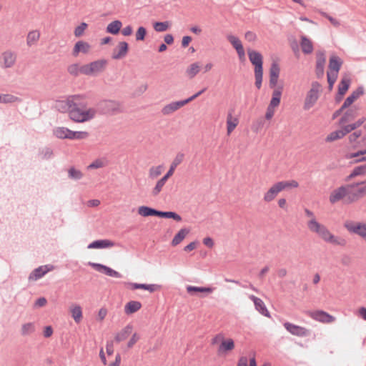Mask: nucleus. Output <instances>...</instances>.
I'll use <instances>...</instances> for the list:
<instances>
[{"instance_id": "nucleus-1", "label": "nucleus", "mask_w": 366, "mask_h": 366, "mask_svg": "<svg viewBox=\"0 0 366 366\" xmlns=\"http://www.w3.org/2000/svg\"><path fill=\"white\" fill-rule=\"evenodd\" d=\"M364 196H366V180L335 188L330 192L329 201L332 204L340 201L345 204H352Z\"/></svg>"}, {"instance_id": "nucleus-2", "label": "nucleus", "mask_w": 366, "mask_h": 366, "mask_svg": "<svg viewBox=\"0 0 366 366\" xmlns=\"http://www.w3.org/2000/svg\"><path fill=\"white\" fill-rule=\"evenodd\" d=\"M79 104L72 106L69 111V118L78 123L88 122L94 119L97 114V110L94 107H87L86 98L84 95L76 94Z\"/></svg>"}, {"instance_id": "nucleus-3", "label": "nucleus", "mask_w": 366, "mask_h": 366, "mask_svg": "<svg viewBox=\"0 0 366 366\" xmlns=\"http://www.w3.org/2000/svg\"><path fill=\"white\" fill-rule=\"evenodd\" d=\"M307 227L310 232L315 234L319 238L327 243L335 245H344L345 243L343 239L335 236L325 225L321 224L317 220L311 222Z\"/></svg>"}, {"instance_id": "nucleus-4", "label": "nucleus", "mask_w": 366, "mask_h": 366, "mask_svg": "<svg viewBox=\"0 0 366 366\" xmlns=\"http://www.w3.org/2000/svg\"><path fill=\"white\" fill-rule=\"evenodd\" d=\"M298 187L299 183L295 179L277 182L264 193L263 201L269 203L274 201L281 192Z\"/></svg>"}, {"instance_id": "nucleus-5", "label": "nucleus", "mask_w": 366, "mask_h": 366, "mask_svg": "<svg viewBox=\"0 0 366 366\" xmlns=\"http://www.w3.org/2000/svg\"><path fill=\"white\" fill-rule=\"evenodd\" d=\"M212 343L218 344L217 351L219 355H227L235 348L234 340L231 337H226L222 333L216 335L212 340Z\"/></svg>"}, {"instance_id": "nucleus-6", "label": "nucleus", "mask_w": 366, "mask_h": 366, "mask_svg": "<svg viewBox=\"0 0 366 366\" xmlns=\"http://www.w3.org/2000/svg\"><path fill=\"white\" fill-rule=\"evenodd\" d=\"M321 92L322 85L317 81H313L304 100V110L308 111L315 105Z\"/></svg>"}, {"instance_id": "nucleus-7", "label": "nucleus", "mask_w": 366, "mask_h": 366, "mask_svg": "<svg viewBox=\"0 0 366 366\" xmlns=\"http://www.w3.org/2000/svg\"><path fill=\"white\" fill-rule=\"evenodd\" d=\"M138 214L144 217L150 216H158L164 218H172L177 222L182 220V217L175 212H161L157 211L154 209L149 207L147 206H140L137 209Z\"/></svg>"}, {"instance_id": "nucleus-8", "label": "nucleus", "mask_w": 366, "mask_h": 366, "mask_svg": "<svg viewBox=\"0 0 366 366\" xmlns=\"http://www.w3.org/2000/svg\"><path fill=\"white\" fill-rule=\"evenodd\" d=\"M107 65V61L103 59L83 64L81 74L90 76H97L105 70Z\"/></svg>"}, {"instance_id": "nucleus-9", "label": "nucleus", "mask_w": 366, "mask_h": 366, "mask_svg": "<svg viewBox=\"0 0 366 366\" xmlns=\"http://www.w3.org/2000/svg\"><path fill=\"white\" fill-rule=\"evenodd\" d=\"M54 134L59 139H83L88 137L86 132H73L68 128L59 127L54 129Z\"/></svg>"}, {"instance_id": "nucleus-10", "label": "nucleus", "mask_w": 366, "mask_h": 366, "mask_svg": "<svg viewBox=\"0 0 366 366\" xmlns=\"http://www.w3.org/2000/svg\"><path fill=\"white\" fill-rule=\"evenodd\" d=\"M204 89L199 91V92L196 93L191 97L182 100V101H178V102H172L169 104H166L164 106L161 110V112L163 115H170L175 112L176 111L179 110L180 108L183 107L184 105L190 102L191 101L194 100L197 97H198L200 94H202L204 92Z\"/></svg>"}, {"instance_id": "nucleus-11", "label": "nucleus", "mask_w": 366, "mask_h": 366, "mask_svg": "<svg viewBox=\"0 0 366 366\" xmlns=\"http://www.w3.org/2000/svg\"><path fill=\"white\" fill-rule=\"evenodd\" d=\"M306 314L312 320L324 324H329L335 322V317L323 310L307 311Z\"/></svg>"}, {"instance_id": "nucleus-12", "label": "nucleus", "mask_w": 366, "mask_h": 366, "mask_svg": "<svg viewBox=\"0 0 366 366\" xmlns=\"http://www.w3.org/2000/svg\"><path fill=\"white\" fill-rule=\"evenodd\" d=\"M345 227L349 232L357 234L366 240V222L347 221Z\"/></svg>"}, {"instance_id": "nucleus-13", "label": "nucleus", "mask_w": 366, "mask_h": 366, "mask_svg": "<svg viewBox=\"0 0 366 366\" xmlns=\"http://www.w3.org/2000/svg\"><path fill=\"white\" fill-rule=\"evenodd\" d=\"M227 39L236 50L239 61L244 62L246 59V56L241 40L232 34L227 35Z\"/></svg>"}, {"instance_id": "nucleus-14", "label": "nucleus", "mask_w": 366, "mask_h": 366, "mask_svg": "<svg viewBox=\"0 0 366 366\" xmlns=\"http://www.w3.org/2000/svg\"><path fill=\"white\" fill-rule=\"evenodd\" d=\"M16 61V54L11 51H5L0 56V66L3 69L11 68Z\"/></svg>"}, {"instance_id": "nucleus-15", "label": "nucleus", "mask_w": 366, "mask_h": 366, "mask_svg": "<svg viewBox=\"0 0 366 366\" xmlns=\"http://www.w3.org/2000/svg\"><path fill=\"white\" fill-rule=\"evenodd\" d=\"M248 57L252 63V64L254 66V71H263L262 64H263V56L262 55L255 50L248 49H247Z\"/></svg>"}, {"instance_id": "nucleus-16", "label": "nucleus", "mask_w": 366, "mask_h": 366, "mask_svg": "<svg viewBox=\"0 0 366 366\" xmlns=\"http://www.w3.org/2000/svg\"><path fill=\"white\" fill-rule=\"evenodd\" d=\"M78 100V97H74V95L69 96L64 101L57 102L56 104V108L61 112H68L69 114L70 109L72 106H77L78 104H79Z\"/></svg>"}, {"instance_id": "nucleus-17", "label": "nucleus", "mask_w": 366, "mask_h": 366, "mask_svg": "<svg viewBox=\"0 0 366 366\" xmlns=\"http://www.w3.org/2000/svg\"><path fill=\"white\" fill-rule=\"evenodd\" d=\"M92 50V46L86 41L79 40L75 43L71 51L74 57L79 56L81 54H88Z\"/></svg>"}, {"instance_id": "nucleus-18", "label": "nucleus", "mask_w": 366, "mask_h": 366, "mask_svg": "<svg viewBox=\"0 0 366 366\" xmlns=\"http://www.w3.org/2000/svg\"><path fill=\"white\" fill-rule=\"evenodd\" d=\"M239 123L238 116L234 115L232 111H229L226 117L227 134L229 136L237 127Z\"/></svg>"}, {"instance_id": "nucleus-19", "label": "nucleus", "mask_w": 366, "mask_h": 366, "mask_svg": "<svg viewBox=\"0 0 366 366\" xmlns=\"http://www.w3.org/2000/svg\"><path fill=\"white\" fill-rule=\"evenodd\" d=\"M349 133L350 132L345 125L342 127V129L333 131L328 134L325 137V141L326 143H332L342 139L346 134Z\"/></svg>"}, {"instance_id": "nucleus-20", "label": "nucleus", "mask_w": 366, "mask_h": 366, "mask_svg": "<svg viewBox=\"0 0 366 366\" xmlns=\"http://www.w3.org/2000/svg\"><path fill=\"white\" fill-rule=\"evenodd\" d=\"M89 264L92 268H94L96 271L101 272V273H104L109 277H117V278H119L121 277V274L118 272L112 269V268H110L107 266H105V265H103L101 264H98V263H94V262H89Z\"/></svg>"}, {"instance_id": "nucleus-21", "label": "nucleus", "mask_w": 366, "mask_h": 366, "mask_svg": "<svg viewBox=\"0 0 366 366\" xmlns=\"http://www.w3.org/2000/svg\"><path fill=\"white\" fill-rule=\"evenodd\" d=\"M284 327L290 333L293 335L304 337L307 336L309 333L308 330H307L305 327L294 325L290 322H285L284 324Z\"/></svg>"}, {"instance_id": "nucleus-22", "label": "nucleus", "mask_w": 366, "mask_h": 366, "mask_svg": "<svg viewBox=\"0 0 366 366\" xmlns=\"http://www.w3.org/2000/svg\"><path fill=\"white\" fill-rule=\"evenodd\" d=\"M129 50V45L125 41H120L116 46V48L113 50L112 52V59H120L124 58Z\"/></svg>"}, {"instance_id": "nucleus-23", "label": "nucleus", "mask_w": 366, "mask_h": 366, "mask_svg": "<svg viewBox=\"0 0 366 366\" xmlns=\"http://www.w3.org/2000/svg\"><path fill=\"white\" fill-rule=\"evenodd\" d=\"M342 65V61L336 56H332L329 62V71L327 75H334L337 77L339 71Z\"/></svg>"}, {"instance_id": "nucleus-24", "label": "nucleus", "mask_w": 366, "mask_h": 366, "mask_svg": "<svg viewBox=\"0 0 366 366\" xmlns=\"http://www.w3.org/2000/svg\"><path fill=\"white\" fill-rule=\"evenodd\" d=\"M351 82L350 77L349 75H345L342 78L339 85H338V94L337 96V101H340L342 99V97L345 95V94L347 92L350 87V84Z\"/></svg>"}, {"instance_id": "nucleus-25", "label": "nucleus", "mask_w": 366, "mask_h": 366, "mask_svg": "<svg viewBox=\"0 0 366 366\" xmlns=\"http://www.w3.org/2000/svg\"><path fill=\"white\" fill-rule=\"evenodd\" d=\"M280 69L277 64L273 63L269 69V86L271 88H277Z\"/></svg>"}, {"instance_id": "nucleus-26", "label": "nucleus", "mask_w": 366, "mask_h": 366, "mask_svg": "<svg viewBox=\"0 0 366 366\" xmlns=\"http://www.w3.org/2000/svg\"><path fill=\"white\" fill-rule=\"evenodd\" d=\"M53 269L54 267L51 265L41 266L32 272V273L29 275V279L33 281L37 280Z\"/></svg>"}, {"instance_id": "nucleus-27", "label": "nucleus", "mask_w": 366, "mask_h": 366, "mask_svg": "<svg viewBox=\"0 0 366 366\" xmlns=\"http://www.w3.org/2000/svg\"><path fill=\"white\" fill-rule=\"evenodd\" d=\"M100 105L105 113L117 112L120 109V104L114 100H104Z\"/></svg>"}, {"instance_id": "nucleus-28", "label": "nucleus", "mask_w": 366, "mask_h": 366, "mask_svg": "<svg viewBox=\"0 0 366 366\" xmlns=\"http://www.w3.org/2000/svg\"><path fill=\"white\" fill-rule=\"evenodd\" d=\"M69 311L76 323L78 324L81 321L83 318L82 308L79 305L71 304L69 306Z\"/></svg>"}, {"instance_id": "nucleus-29", "label": "nucleus", "mask_w": 366, "mask_h": 366, "mask_svg": "<svg viewBox=\"0 0 366 366\" xmlns=\"http://www.w3.org/2000/svg\"><path fill=\"white\" fill-rule=\"evenodd\" d=\"M301 49L305 54H312L314 49L313 43L311 39L305 36H302L300 42Z\"/></svg>"}, {"instance_id": "nucleus-30", "label": "nucleus", "mask_w": 366, "mask_h": 366, "mask_svg": "<svg viewBox=\"0 0 366 366\" xmlns=\"http://www.w3.org/2000/svg\"><path fill=\"white\" fill-rule=\"evenodd\" d=\"M142 308V303L139 301L132 300L128 302L124 308V313L127 315L138 312Z\"/></svg>"}, {"instance_id": "nucleus-31", "label": "nucleus", "mask_w": 366, "mask_h": 366, "mask_svg": "<svg viewBox=\"0 0 366 366\" xmlns=\"http://www.w3.org/2000/svg\"><path fill=\"white\" fill-rule=\"evenodd\" d=\"M133 326L130 324L126 325L123 327L119 332H118L115 337L114 340L117 342H120L122 341L125 340L129 335L132 332Z\"/></svg>"}, {"instance_id": "nucleus-32", "label": "nucleus", "mask_w": 366, "mask_h": 366, "mask_svg": "<svg viewBox=\"0 0 366 366\" xmlns=\"http://www.w3.org/2000/svg\"><path fill=\"white\" fill-rule=\"evenodd\" d=\"M283 87L282 86L275 88L272 92V99L269 102V106L277 108L280 104Z\"/></svg>"}, {"instance_id": "nucleus-33", "label": "nucleus", "mask_w": 366, "mask_h": 366, "mask_svg": "<svg viewBox=\"0 0 366 366\" xmlns=\"http://www.w3.org/2000/svg\"><path fill=\"white\" fill-rule=\"evenodd\" d=\"M366 175V164L355 167L346 177V181L349 182L357 177H363Z\"/></svg>"}, {"instance_id": "nucleus-34", "label": "nucleus", "mask_w": 366, "mask_h": 366, "mask_svg": "<svg viewBox=\"0 0 366 366\" xmlns=\"http://www.w3.org/2000/svg\"><path fill=\"white\" fill-rule=\"evenodd\" d=\"M250 299L253 301L257 310H258L262 315L269 317L268 310H267L264 302L261 299L254 295H251Z\"/></svg>"}, {"instance_id": "nucleus-35", "label": "nucleus", "mask_w": 366, "mask_h": 366, "mask_svg": "<svg viewBox=\"0 0 366 366\" xmlns=\"http://www.w3.org/2000/svg\"><path fill=\"white\" fill-rule=\"evenodd\" d=\"M40 32L39 30L30 31L26 36V44L29 46L36 45L40 39Z\"/></svg>"}, {"instance_id": "nucleus-36", "label": "nucleus", "mask_w": 366, "mask_h": 366, "mask_svg": "<svg viewBox=\"0 0 366 366\" xmlns=\"http://www.w3.org/2000/svg\"><path fill=\"white\" fill-rule=\"evenodd\" d=\"M114 246V243L108 239L97 240L88 245L89 249L107 248Z\"/></svg>"}, {"instance_id": "nucleus-37", "label": "nucleus", "mask_w": 366, "mask_h": 366, "mask_svg": "<svg viewBox=\"0 0 366 366\" xmlns=\"http://www.w3.org/2000/svg\"><path fill=\"white\" fill-rule=\"evenodd\" d=\"M201 69V65L199 62H194L191 64L186 69V74L190 79H193Z\"/></svg>"}, {"instance_id": "nucleus-38", "label": "nucleus", "mask_w": 366, "mask_h": 366, "mask_svg": "<svg viewBox=\"0 0 366 366\" xmlns=\"http://www.w3.org/2000/svg\"><path fill=\"white\" fill-rule=\"evenodd\" d=\"M108 165V160L105 157H102L94 160L87 166V169H97L105 167Z\"/></svg>"}, {"instance_id": "nucleus-39", "label": "nucleus", "mask_w": 366, "mask_h": 366, "mask_svg": "<svg viewBox=\"0 0 366 366\" xmlns=\"http://www.w3.org/2000/svg\"><path fill=\"white\" fill-rule=\"evenodd\" d=\"M187 292L191 295H194L197 293L202 292V293H212L213 290L210 287H195L189 285L186 288Z\"/></svg>"}, {"instance_id": "nucleus-40", "label": "nucleus", "mask_w": 366, "mask_h": 366, "mask_svg": "<svg viewBox=\"0 0 366 366\" xmlns=\"http://www.w3.org/2000/svg\"><path fill=\"white\" fill-rule=\"evenodd\" d=\"M164 170V165L152 166L149 169V177L151 179H155L159 177Z\"/></svg>"}, {"instance_id": "nucleus-41", "label": "nucleus", "mask_w": 366, "mask_h": 366, "mask_svg": "<svg viewBox=\"0 0 366 366\" xmlns=\"http://www.w3.org/2000/svg\"><path fill=\"white\" fill-rule=\"evenodd\" d=\"M122 26V23L119 20L112 21L107 25V31L112 34H117Z\"/></svg>"}, {"instance_id": "nucleus-42", "label": "nucleus", "mask_w": 366, "mask_h": 366, "mask_svg": "<svg viewBox=\"0 0 366 366\" xmlns=\"http://www.w3.org/2000/svg\"><path fill=\"white\" fill-rule=\"evenodd\" d=\"M189 231L187 229H181L172 240V246L179 244L189 234Z\"/></svg>"}, {"instance_id": "nucleus-43", "label": "nucleus", "mask_w": 366, "mask_h": 366, "mask_svg": "<svg viewBox=\"0 0 366 366\" xmlns=\"http://www.w3.org/2000/svg\"><path fill=\"white\" fill-rule=\"evenodd\" d=\"M21 335L28 336L35 332V325L33 322L24 323L21 327Z\"/></svg>"}, {"instance_id": "nucleus-44", "label": "nucleus", "mask_w": 366, "mask_h": 366, "mask_svg": "<svg viewBox=\"0 0 366 366\" xmlns=\"http://www.w3.org/2000/svg\"><path fill=\"white\" fill-rule=\"evenodd\" d=\"M167 181V179L162 177L157 182L155 186L153 187L152 190V194L153 196H157L162 192Z\"/></svg>"}, {"instance_id": "nucleus-45", "label": "nucleus", "mask_w": 366, "mask_h": 366, "mask_svg": "<svg viewBox=\"0 0 366 366\" xmlns=\"http://www.w3.org/2000/svg\"><path fill=\"white\" fill-rule=\"evenodd\" d=\"M356 117V111L354 109H350L342 117L340 120V124H345V123L352 120Z\"/></svg>"}, {"instance_id": "nucleus-46", "label": "nucleus", "mask_w": 366, "mask_h": 366, "mask_svg": "<svg viewBox=\"0 0 366 366\" xmlns=\"http://www.w3.org/2000/svg\"><path fill=\"white\" fill-rule=\"evenodd\" d=\"M82 69H83V65L79 66L78 64H72L68 66L67 71L71 75L76 76L79 74H81Z\"/></svg>"}, {"instance_id": "nucleus-47", "label": "nucleus", "mask_w": 366, "mask_h": 366, "mask_svg": "<svg viewBox=\"0 0 366 366\" xmlns=\"http://www.w3.org/2000/svg\"><path fill=\"white\" fill-rule=\"evenodd\" d=\"M18 101H19V98L12 94H1L0 103L9 104V103H14Z\"/></svg>"}, {"instance_id": "nucleus-48", "label": "nucleus", "mask_w": 366, "mask_h": 366, "mask_svg": "<svg viewBox=\"0 0 366 366\" xmlns=\"http://www.w3.org/2000/svg\"><path fill=\"white\" fill-rule=\"evenodd\" d=\"M360 97V93L357 92H353L350 96H349L345 101L343 105L341 107V110H343L345 108H347L350 105H351L358 97Z\"/></svg>"}, {"instance_id": "nucleus-49", "label": "nucleus", "mask_w": 366, "mask_h": 366, "mask_svg": "<svg viewBox=\"0 0 366 366\" xmlns=\"http://www.w3.org/2000/svg\"><path fill=\"white\" fill-rule=\"evenodd\" d=\"M362 131L356 130L348 137V141L350 144H355L358 143L357 140L362 137Z\"/></svg>"}, {"instance_id": "nucleus-50", "label": "nucleus", "mask_w": 366, "mask_h": 366, "mask_svg": "<svg viewBox=\"0 0 366 366\" xmlns=\"http://www.w3.org/2000/svg\"><path fill=\"white\" fill-rule=\"evenodd\" d=\"M87 24L83 22L74 29V34L76 37H81L84 35V31L87 29Z\"/></svg>"}, {"instance_id": "nucleus-51", "label": "nucleus", "mask_w": 366, "mask_h": 366, "mask_svg": "<svg viewBox=\"0 0 366 366\" xmlns=\"http://www.w3.org/2000/svg\"><path fill=\"white\" fill-rule=\"evenodd\" d=\"M169 24L167 21L164 22H156L154 24V29L156 31L162 32L168 29Z\"/></svg>"}, {"instance_id": "nucleus-52", "label": "nucleus", "mask_w": 366, "mask_h": 366, "mask_svg": "<svg viewBox=\"0 0 366 366\" xmlns=\"http://www.w3.org/2000/svg\"><path fill=\"white\" fill-rule=\"evenodd\" d=\"M69 177L74 179H80L83 177V174L80 170L71 167L68 171Z\"/></svg>"}, {"instance_id": "nucleus-53", "label": "nucleus", "mask_w": 366, "mask_h": 366, "mask_svg": "<svg viewBox=\"0 0 366 366\" xmlns=\"http://www.w3.org/2000/svg\"><path fill=\"white\" fill-rule=\"evenodd\" d=\"M316 66H325L326 62L325 54L323 51H319L316 54Z\"/></svg>"}, {"instance_id": "nucleus-54", "label": "nucleus", "mask_w": 366, "mask_h": 366, "mask_svg": "<svg viewBox=\"0 0 366 366\" xmlns=\"http://www.w3.org/2000/svg\"><path fill=\"white\" fill-rule=\"evenodd\" d=\"M365 118L362 117V118L359 119L357 121H356L355 122H354L352 124L346 125L350 133L352 131L355 130L356 129L360 127L365 122Z\"/></svg>"}, {"instance_id": "nucleus-55", "label": "nucleus", "mask_w": 366, "mask_h": 366, "mask_svg": "<svg viewBox=\"0 0 366 366\" xmlns=\"http://www.w3.org/2000/svg\"><path fill=\"white\" fill-rule=\"evenodd\" d=\"M147 34V31L144 27L140 26L138 28L136 32V40L137 41H143L145 38Z\"/></svg>"}, {"instance_id": "nucleus-56", "label": "nucleus", "mask_w": 366, "mask_h": 366, "mask_svg": "<svg viewBox=\"0 0 366 366\" xmlns=\"http://www.w3.org/2000/svg\"><path fill=\"white\" fill-rule=\"evenodd\" d=\"M140 339V335L137 332L133 333L129 342H127L128 348H132Z\"/></svg>"}, {"instance_id": "nucleus-57", "label": "nucleus", "mask_w": 366, "mask_h": 366, "mask_svg": "<svg viewBox=\"0 0 366 366\" xmlns=\"http://www.w3.org/2000/svg\"><path fill=\"white\" fill-rule=\"evenodd\" d=\"M263 71H254L255 85L257 89H260L262 81Z\"/></svg>"}, {"instance_id": "nucleus-58", "label": "nucleus", "mask_w": 366, "mask_h": 366, "mask_svg": "<svg viewBox=\"0 0 366 366\" xmlns=\"http://www.w3.org/2000/svg\"><path fill=\"white\" fill-rule=\"evenodd\" d=\"M244 39L250 43H254L257 40V36L254 32L249 31L244 34Z\"/></svg>"}, {"instance_id": "nucleus-59", "label": "nucleus", "mask_w": 366, "mask_h": 366, "mask_svg": "<svg viewBox=\"0 0 366 366\" xmlns=\"http://www.w3.org/2000/svg\"><path fill=\"white\" fill-rule=\"evenodd\" d=\"M107 310L105 307L100 308L97 313V320L99 322L103 321L107 315Z\"/></svg>"}, {"instance_id": "nucleus-60", "label": "nucleus", "mask_w": 366, "mask_h": 366, "mask_svg": "<svg viewBox=\"0 0 366 366\" xmlns=\"http://www.w3.org/2000/svg\"><path fill=\"white\" fill-rule=\"evenodd\" d=\"M275 112H276V108L272 107L268 105L266 112H265V119L267 120L272 119L273 116L274 115Z\"/></svg>"}, {"instance_id": "nucleus-61", "label": "nucleus", "mask_w": 366, "mask_h": 366, "mask_svg": "<svg viewBox=\"0 0 366 366\" xmlns=\"http://www.w3.org/2000/svg\"><path fill=\"white\" fill-rule=\"evenodd\" d=\"M305 213L306 214V216L308 217V220L307 222V226H308V224L311 222H313V221H317V218L315 215V214L310 209H305Z\"/></svg>"}, {"instance_id": "nucleus-62", "label": "nucleus", "mask_w": 366, "mask_h": 366, "mask_svg": "<svg viewBox=\"0 0 366 366\" xmlns=\"http://www.w3.org/2000/svg\"><path fill=\"white\" fill-rule=\"evenodd\" d=\"M177 167V162H172L170 165L169 169L166 173V174L164 176V177L168 180V179L174 174V172Z\"/></svg>"}, {"instance_id": "nucleus-63", "label": "nucleus", "mask_w": 366, "mask_h": 366, "mask_svg": "<svg viewBox=\"0 0 366 366\" xmlns=\"http://www.w3.org/2000/svg\"><path fill=\"white\" fill-rule=\"evenodd\" d=\"M128 287L130 290L142 289V290H146L147 285L146 284H138V283H129Z\"/></svg>"}, {"instance_id": "nucleus-64", "label": "nucleus", "mask_w": 366, "mask_h": 366, "mask_svg": "<svg viewBox=\"0 0 366 366\" xmlns=\"http://www.w3.org/2000/svg\"><path fill=\"white\" fill-rule=\"evenodd\" d=\"M357 315L366 321V308L360 307L357 311Z\"/></svg>"}]
</instances>
